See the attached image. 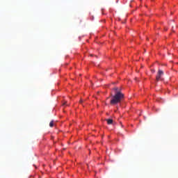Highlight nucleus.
<instances>
[{"mask_svg":"<svg viewBox=\"0 0 178 178\" xmlns=\"http://www.w3.org/2000/svg\"><path fill=\"white\" fill-rule=\"evenodd\" d=\"M111 98L110 100V104L112 106H116V105H119V104H122V101L124 99V94L122 92L119 88H113V92H111Z\"/></svg>","mask_w":178,"mask_h":178,"instance_id":"nucleus-1","label":"nucleus"},{"mask_svg":"<svg viewBox=\"0 0 178 178\" xmlns=\"http://www.w3.org/2000/svg\"><path fill=\"white\" fill-rule=\"evenodd\" d=\"M162 76H163V71H162V70H159L157 75L156 76V81H159V80H162Z\"/></svg>","mask_w":178,"mask_h":178,"instance_id":"nucleus-2","label":"nucleus"},{"mask_svg":"<svg viewBox=\"0 0 178 178\" xmlns=\"http://www.w3.org/2000/svg\"><path fill=\"white\" fill-rule=\"evenodd\" d=\"M106 121L107 122L108 124H112V123H113V120L112 119H106Z\"/></svg>","mask_w":178,"mask_h":178,"instance_id":"nucleus-3","label":"nucleus"},{"mask_svg":"<svg viewBox=\"0 0 178 178\" xmlns=\"http://www.w3.org/2000/svg\"><path fill=\"white\" fill-rule=\"evenodd\" d=\"M49 126H50V127H54V121H51V122L49 123Z\"/></svg>","mask_w":178,"mask_h":178,"instance_id":"nucleus-4","label":"nucleus"},{"mask_svg":"<svg viewBox=\"0 0 178 178\" xmlns=\"http://www.w3.org/2000/svg\"><path fill=\"white\" fill-rule=\"evenodd\" d=\"M63 105H66V102H65V103L63 104Z\"/></svg>","mask_w":178,"mask_h":178,"instance_id":"nucleus-5","label":"nucleus"},{"mask_svg":"<svg viewBox=\"0 0 178 178\" xmlns=\"http://www.w3.org/2000/svg\"><path fill=\"white\" fill-rule=\"evenodd\" d=\"M80 102H83V100H81Z\"/></svg>","mask_w":178,"mask_h":178,"instance_id":"nucleus-6","label":"nucleus"}]
</instances>
